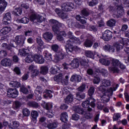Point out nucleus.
I'll use <instances>...</instances> for the list:
<instances>
[{
    "label": "nucleus",
    "mask_w": 129,
    "mask_h": 129,
    "mask_svg": "<svg viewBox=\"0 0 129 129\" xmlns=\"http://www.w3.org/2000/svg\"><path fill=\"white\" fill-rule=\"evenodd\" d=\"M98 89L100 91H102L103 93V95L101 96V101L103 103L108 102L109 99H110V96H112V94H113V89L111 87L106 90L103 88V86H100Z\"/></svg>",
    "instance_id": "f257e3e1"
},
{
    "label": "nucleus",
    "mask_w": 129,
    "mask_h": 129,
    "mask_svg": "<svg viewBox=\"0 0 129 129\" xmlns=\"http://www.w3.org/2000/svg\"><path fill=\"white\" fill-rule=\"evenodd\" d=\"M95 101L96 100L93 97H90L82 103V106L84 107V108H88V111H91L92 109L89 107V105L93 108H94L95 107Z\"/></svg>",
    "instance_id": "f03ea898"
},
{
    "label": "nucleus",
    "mask_w": 129,
    "mask_h": 129,
    "mask_svg": "<svg viewBox=\"0 0 129 129\" xmlns=\"http://www.w3.org/2000/svg\"><path fill=\"white\" fill-rule=\"evenodd\" d=\"M63 78H64L63 75L59 74L54 77V80L56 82H60L63 85H68L69 84V75H67L64 79H63Z\"/></svg>",
    "instance_id": "7ed1b4c3"
},
{
    "label": "nucleus",
    "mask_w": 129,
    "mask_h": 129,
    "mask_svg": "<svg viewBox=\"0 0 129 129\" xmlns=\"http://www.w3.org/2000/svg\"><path fill=\"white\" fill-rule=\"evenodd\" d=\"M30 16L29 18L31 22H33V21H35V20H37L38 23H42V22H43L45 20V18L43 16L37 14V13H36V12H35V11L33 10H30Z\"/></svg>",
    "instance_id": "20e7f679"
},
{
    "label": "nucleus",
    "mask_w": 129,
    "mask_h": 129,
    "mask_svg": "<svg viewBox=\"0 0 129 129\" xmlns=\"http://www.w3.org/2000/svg\"><path fill=\"white\" fill-rule=\"evenodd\" d=\"M112 67H109V71L110 72L113 73H118L119 70H118V66L120 64L119 60L116 59H113L112 60Z\"/></svg>",
    "instance_id": "39448f33"
},
{
    "label": "nucleus",
    "mask_w": 129,
    "mask_h": 129,
    "mask_svg": "<svg viewBox=\"0 0 129 129\" xmlns=\"http://www.w3.org/2000/svg\"><path fill=\"white\" fill-rule=\"evenodd\" d=\"M25 40H26V37L22 35H18L15 37V41L12 40L13 43H15L17 45V46H20L22 47L24 44H25Z\"/></svg>",
    "instance_id": "423d86ee"
},
{
    "label": "nucleus",
    "mask_w": 129,
    "mask_h": 129,
    "mask_svg": "<svg viewBox=\"0 0 129 129\" xmlns=\"http://www.w3.org/2000/svg\"><path fill=\"white\" fill-rule=\"evenodd\" d=\"M62 11L64 12H70L74 9V4L71 3H66L61 6Z\"/></svg>",
    "instance_id": "0eeeda50"
},
{
    "label": "nucleus",
    "mask_w": 129,
    "mask_h": 129,
    "mask_svg": "<svg viewBox=\"0 0 129 129\" xmlns=\"http://www.w3.org/2000/svg\"><path fill=\"white\" fill-rule=\"evenodd\" d=\"M19 95V92L16 89L9 88L7 91V96L16 98Z\"/></svg>",
    "instance_id": "6e6552de"
},
{
    "label": "nucleus",
    "mask_w": 129,
    "mask_h": 129,
    "mask_svg": "<svg viewBox=\"0 0 129 129\" xmlns=\"http://www.w3.org/2000/svg\"><path fill=\"white\" fill-rule=\"evenodd\" d=\"M87 37L88 38L84 42V46L87 48H90L93 45V37L90 34H88Z\"/></svg>",
    "instance_id": "1a4fd4ad"
},
{
    "label": "nucleus",
    "mask_w": 129,
    "mask_h": 129,
    "mask_svg": "<svg viewBox=\"0 0 129 129\" xmlns=\"http://www.w3.org/2000/svg\"><path fill=\"white\" fill-rule=\"evenodd\" d=\"M101 38L104 39V41H108L109 40L111 39V38H112V32L108 30H107L104 31L102 37Z\"/></svg>",
    "instance_id": "9d476101"
},
{
    "label": "nucleus",
    "mask_w": 129,
    "mask_h": 129,
    "mask_svg": "<svg viewBox=\"0 0 129 129\" xmlns=\"http://www.w3.org/2000/svg\"><path fill=\"white\" fill-rule=\"evenodd\" d=\"M43 88L40 86H38L36 87L35 91V93L37 99H39V100H41V99H42V92H43Z\"/></svg>",
    "instance_id": "9b49d317"
},
{
    "label": "nucleus",
    "mask_w": 129,
    "mask_h": 129,
    "mask_svg": "<svg viewBox=\"0 0 129 129\" xmlns=\"http://www.w3.org/2000/svg\"><path fill=\"white\" fill-rule=\"evenodd\" d=\"M65 49L67 51V53H72L74 49V46L71 41H67Z\"/></svg>",
    "instance_id": "f8f14e48"
},
{
    "label": "nucleus",
    "mask_w": 129,
    "mask_h": 129,
    "mask_svg": "<svg viewBox=\"0 0 129 129\" xmlns=\"http://www.w3.org/2000/svg\"><path fill=\"white\" fill-rule=\"evenodd\" d=\"M1 64L4 67H10L12 65V60L8 57L3 58L1 61Z\"/></svg>",
    "instance_id": "ddd939ff"
},
{
    "label": "nucleus",
    "mask_w": 129,
    "mask_h": 129,
    "mask_svg": "<svg viewBox=\"0 0 129 129\" xmlns=\"http://www.w3.org/2000/svg\"><path fill=\"white\" fill-rule=\"evenodd\" d=\"M34 59L35 62L38 63V64H43L45 62V59L40 54H35L34 55Z\"/></svg>",
    "instance_id": "4468645a"
},
{
    "label": "nucleus",
    "mask_w": 129,
    "mask_h": 129,
    "mask_svg": "<svg viewBox=\"0 0 129 129\" xmlns=\"http://www.w3.org/2000/svg\"><path fill=\"white\" fill-rule=\"evenodd\" d=\"M36 42L38 44V46L37 47V50H38V53H41V50L43 49V46L44 45V42L42 41V38L40 36H38L36 38Z\"/></svg>",
    "instance_id": "2eb2a0df"
},
{
    "label": "nucleus",
    "mask_w": 129,
    "mask_h": 129,
    "mask_svg": "<svg viewBox=\"0 0 129 129\" xmlns=\"http://www.w3.org/2000/svg\"><path fill=\"white\" fill-rule=\"evenodd\" d=\"M59 123L57 121L48 122L47 124L44 123V126L48 129H55L58 126Z\"/></svg>",
    "instance_id": "dca6fc26"
},
{
    "label": "nucleus",
    "mask_w": 129,
    "mask_h": 129,
    "mask_svg": "<svg viewBox=\"0 0 129 129\" xmlns=\"http://www.w3.org/2000/svg\"><path fill=\"white\" fill-rule=\"evenodd\" d=\"M11 20H12L11 13H7L5 14L3 19V24H4V25H9V24H10V22H11Z\"/></svg>",
    "instance_id": "f3484780"
},
{
    "label": "nucleus",
    "mask_w": 129,
    "mask_h": 129,
    "mask_svg": "<svg viewBox=\"0 0 129 129\" xmlns=\"http://www.w3.org/2000/svg\"><path fill=\"white\" fill-rule=\"evenodd\" d=\"M49 23H50V24L54 25V26H57L59 28H62L63 29V30H65V29L66 28V27H65V25H64V24L59 23V22L57 21V20L51 19L49 20Z\"/></svg>",
    "instance_id": "a211bd4d"
},
{
    "label": "nucleus",
    "mask_w": 129,
    "mask_h": 129,
    "mask_svg": "<svg viewBox=\"0 0 129 129\" xmlns=\"http://www.w3.org/2000/svg\"><path fill=\"white\" fill-rule=\"evenodd\" d=\"M64 54L61 52L56 53L54 55V58H53V61H54V62H58V61H60V60L64 59Z\"/></svg>",
    "instance_id": "6ab92c4d"
},
{
    "label": "nucleus",
    "mask_w": 129,
    "mask_h": 129,
    "mask_svg": "<svg viewBox=\"0 0 129 129\" xmlns=\"http://www.w3.org/2000/svg\"><path fill=\"white\" fill-rule=\"evenodd\" d=\"M10 31H12V28H11V27H4L0 30V36H5V35L9 34Z\"/></svg>",
    "instance_id": "aec40b11"
},
{
    "label": "nucleus",
    "mask_w": 129,
    "mask_h": 129,
    "mask_svg": "<svg viewBox=\"0 0 129 129\" xmlns=\"http://www.w3.org/2000/svg\"><path fill=\"white\" fill-rule=\"evenodd\" d=\"M43 38L46 41H51L53 39V33L46 32L43 34Z\"/></svg>",
    "instance_id": "412c9836"
},
{
    "label": "nucleus",
    "mask_w": 129,
    "mask_h": 129,
    "mask_svg": "<svg viewBox=\"0 0 129 129\" xmlns=\"http://www.w3.org/2000/svg\"><path fill=\"white\" fill-rule=\"evenodd\" d=\"M8 6V3L5 0H0V15L3 14V11H5Z\"/></svg>",
    "instance_id": "4be33fe9"
},
{
    "label": "nucleus",
    "mask_w": 129,
    "mask_h": 129,
    "mask_svg": "<svg viewBox=\"0 0 129 129\" xmlns=\"http://www.w3.org/2000/svg\"><path fill=\"white\" fill-rule=\"evenodd\" d=\"M74 110L76 113H79V114H84V110L81 107V106H77L74 107Z\"/></svg>",
    "instance_id": "5701e85b"
},
{
    "label": "nucleus",
    "mask_w": 129,
    "mask_h": 129,
    "mask_svg": "<svg viewBox=\"0 0 129 129\" xmlns=\"http://www.w3.org/2000/svg\"><path fill=\"white\" fill-rule=\"evenodd\" d=\"M70 64L72 68L74 69L75 68H78V67H79V60L75 58L72 61Z\"/></svg>",
    "instance_id": "b1692460"
},
{
    "label": "nucleus",
    "mask_w": 129,
    "mask_h": 129,
    "mask_svg": "<svg viewBox=\"0 0 129 129\" xmlns=\"http://www.w3.org/2000/svg\"><path fill=\"white\" fill-rule=\"evenodd\" d=\"M53 93V92L49 90H45L44 92H43V96L45 97V98L47 97H49V98H51V97H53V95L52 94Z\"/></svg>",
    "instance_id": "393cba45"
},
{
    "label": "nucleus",
    "mask_w": 129,
    "mask_h": 129,
    "mask_svg": "<svg viewBox=\"0 0 129 129\" xmlns=\"http://www.w3.org/2000/svg\"><path fill=\"white\" fill-rule=\"evenodd\" d=\"M30 20L26 17H24L21 19H17L16 20L17 23L18 24L22 23V24H28L29 23Z\"/></svg>",
    "instance_id": "a878e982"
},
{
    "label": "nucleus",
    "mask_w": 129,
    "mask_h": 129,
    "mask_svg": "<svg viewBox=\"0 0 129 129\" xmlns=\"http://www.w3.org/2000/svg\"><path fill=\"white\" fill-rule=\"evenodd\" d=\"M103 48L104 50L105 51H107V52H110L111 53H113L114 52V48L113 46L109 44L105 45Z\"/></svg>",
    "instance_id": "bb28decb"
},
{
    "label": "nucleus",
    "mask_w": 129,
    "mask_h": 129,
    "mask_svg": "<svg viewBox=\"0 0 129 129\" xmlns=\"http://www.w3.org/2000/svg\"><path fill=\"white\" fill-rule=\"evenodd\" d=\"M111 84V82L108 80H103L102 81V85L100 86H103V87L105 89V87H108V86H110Z\"/></svg>",
    "instance_id": "cd10ccee"
},
{
    "label": "nucleus",
    "mask_w": 129,
    "mask_h": 129,
    "mask_svg": "<svg viewBox=\"0 0 129 129\" xmlns=\"http://www.w3.org/2000/svg\"><path fill=\"white\" fill-rule=\"evenodd\" d=\"M71 81H72V82H80L81 81V77L77 75H73L71 78Z\"/></svg>",
    "instance_id": "c85d7f7f"
},
{
    "label": "nucleus",
    "mask_w": 129,
    "mask_h": 129,
    "mask_svg": "<svg viewBox=\"0 0 129 129\" xmlns=\"http://www.w3.org/2000/svg\"><path fill=\"white\" fill-rule=\"evenodd\" d=\"M60 120L63 121V122L68 121V114H67V112H65L60 114Z\"/></svg>",
    "instance_id": "c756f323"
},
{
    "label": "nucleus",
    "mask_w": 129,
    "mask_h": 129,
    "mask_svg": "<svg viewBox=\"0 0 129 129\" xmlns=\"http://www.w3.org/2000/svg\"><path fill=\"white\" fill-rule=\"evenodd\" d=\"M10 86H11V87H17V88H19V87H21V83H20V82L15 81H11L10 83Z\"/></svg>",
    "instance_id": "7c9ffc66"
},
{
    "label": "nucleus",
    "mask_w": 129,
    "mask_h": 129,
    "mask_svg": "<svg viewBox=\"0 0 129 129\" xmlns=\"http://www.w3.org/2000/svg\"><path fill=\"white\" fill-rule=\"evenodd\" d=\"M73 101V95L70 94L65 99L64 102L66 103H71Z\"/></svg>",
    "instance_id": "2f4dec72"
},
{
    "label": "nucleus",
    "mask_w": 129,
    "mask_h": 129,
    "mask_svg": "<svg viewBox=\"0 0 129 129\" xmlns=\"http://www.w3.org/2000/svg\"><path fill=\"white\" fill-rule=\"evenodd\" d=\"M99 61L102 65H105V66H109L110 64V61L105 58H101L99 60Z\"/></svg>",
    "instance_id": "473e14b6"
},
{
    "label": "nucleus",
    "mask_w": 129,
    "mask_h": 129,
    "mask_svg": "<svg viewBox=\"0 0 129 129\" xmlns=\"http://www.w3.org/2000/svg\"><path fill=\"white\" fill-rule=\"evenodd\" d=\"M31 115L33 120H36L37 117L39 116V113L38 111L33 110L31 112Z\"/></svg>",
    "instance_id": "72a5a7b5"
},
{
    "label": "nucleus",
    "mask_w": 129,
    "mask_h": 129,
    "mask_svg": "<svg viewBox=\"0 0 129 129\" xmlns=\"http://www.w3.org/2000/svg\"><path fill=\"white\" fill-rule=\"evenodd\" d=\"M48 67L46 66H42L40 68V73L41 74H43V75H45L48 73Z\"/></svg>",
    "instance_id": "f704fd0d"
},
{
    "label": "nucleus",
    "mask_w": 129,
    "mask_h": 129,
    "mask_svg": "<svg viewBox=\"0 0 129 129\" xmlns=\"http://www.w3.org/2000/svg\"><path fill=\"white\" fill-rule=\"evenodd\" d=\"M19 54L20 56H27L28 54V49L25 48L20 49Z\"/></svg>",
    "instance_id": "c9c22d12"
},
{
    "label": "nucleus",
    "mask_w": 129,
    "mask_h": 129,
    "mask_svg": "<svg viewBox=\"0 0 129 129\" xmlns=\"http://www.w3.org/2000/svg\"><path fill=\"white\" fill-rule=\"evenodd\" d=\"M80 64L81 66L83 67H86L88 66V62L86 61V59H85V57H83L82 59H81L80 60Z\"/></svg>",
    "instance_id": "e433bc0d"
},
{
    "label": "nucleus",
    "mask_w": 129,
    "mask_h": 129,
    "mask_svg": "<svg viewBox=\"0 0 129 129\" xmlns=\"http://www.w3.org/2000/svg\"><path fill=\"white\" fill-rule=\"evenodd\" d=\"M117 13L119 16H122V14H123V8L121 7V6H117Z\"/></svg>",
    "instance_id": "4c0bfd02"
},
{
    "label": "nucleus",
    "mask_w": 129,
    "mask_h": 129,
    "mask_svg": "<svg viewBox=\"0 0 129 129\" xmlns=\"http://www.w3.org/2000/svg\"><path fill=\"white\" fill-rule=\"evenodd\" d=\"M27 104L29 106L34 108H38L39 107V104L35 102H28Z\"/></svg>",
    "instance_id": "58836bf2"
},
{
    "label": "nucleus",
    "mask_w": 129,
    "mask_h": 129,
    "mask_svg": "<svg viewBox=\"0 0 129 129\" xmlns=\"http://www.w3.org/2000/svg\"><path fill=\"white\" fill-rule=\"evenodd\" d=\"M115 23H116L115 20L110 19L107 22V25L108 27H113L115 26Z\"/></svg>",
    "instance_id": "ea45409f"
},
{
    "label": "nucleus",
    "mask_w": 129,
    "mask_h": 129,
    "mask_svg": "<svg viewBox=\"0 0 129 129\" xmlns=\"http://www.w3.org/2000/svg\"><path fill=\"white\" fill-rule=\"evenodd\" d=\"M76 20H77V21H79V22H80V23L83 25H84V24L86 23V21L83 19V17H81L79 15L76 16Z\"/></svg>",
    "instance_id": "a19ab883"
},
{
    "label": "nucleus",
    "mask_w": 129,
    "mask_h": 129,
    "mask_svg": "<svg viewBox=\"0 0 129 129\" xmlns=\"http://www.w3.org/2000/svg\"><path fill=\"white\" fill-rule=\"evenodd\" d=\"M33 60H34V55H28L25 58V62H26V63H32Z\"/></svg>",
    "instance_id": "79ce46f5"
},
{
    "label": "nucleus",
    "mask_w": 129,
    "mask_h": 129,
    "mask_svg": "<svg viewBox=\"0 0 129 129\" xmlns=\"http://www.w3.org/2000/svg\"><path fill=\"white\" fill-rule=\"evenodd\" d=\"M43 55L45 58H50V59H51V60L52 61L54 60V59L52 58V54L49 53V52H48L47 50H45L43 52Z\"/></svg>",
    "instance_id": "37998d69"
},
{
    "label": "nucleus",
    "mask_w": 129,
    "mask_h": 129,
    "mask_svg": "<svg viewBox=\"0 0 129 129\" xmlns=\"http://www.w3.org/2000/svg\"><path fill=\"white\" fill-rule=\"evenodd\" d=\"M1 46L3 49H6V50L12 51V46L6 43H3Z\"/></svg>",
    "instance_id": "c03bdc74"
},
{
    "label": "nucleus",
    "mask_w": 129,
    "mask_h": 129,
    "mask_svg": "<svg viewBox=\"0 0 129 129\" xmlns=\"http://www.w3.org/2000/svg\"><path fill=\"white\" fill-rule=\"evenodd\" d=\"M105 9H106V6L105 5L101 4L98 6V11L101 12V13H104Z\"/></svg>",
    "instance_id": "a18cd8bd"
},
{
    "label": "nucleus",
    "mask_w": 129,
    "mask_h": 129,
    "mask_svg": "<svg viewBox=\"0 0 129 129\" xmlns=\"http://www.w3.org/2000/svg\"><path fill=\"white\" fill-rule=\"evenodd\" d=\"M120 118V114L119 113H115L113 116V121H116Z\"/></svg>",
    "instance_id": "49530a36"
},
{
    "label": "nucleus",
    "mask_w": 129,
    "mask_h": 129,
    "mask_svg": "<svg viewBox=\"0 0 129 129\" xmlns=\"http://www.w3.org/2000/svg\"><path fill=\"white\" fill-rule=\"evenodd\" d=\"M22 112L24 116H29V115H30V110H29L27 108H24L23 109Z\"/></svg>",
    "instance_id": "de8ad7c7"
},
{
    "label": "nucleus",
    "mask_w": 129,
    "mask_h": 129,
    "mask_svg": "<svg viewBox=\"0 0 129 129\" xmlns=\"http://www.w3.org/2000/svg\"><path fill=\"white\" fill-rule=\"evenodd\" d=\"M97 4H98V0H92L88 3V5L89 7H94V6H96Z\"/></svg>",
    "instance_id": "09e8293b"
},
{
    "label": "nucleus",
    "mask_w": 129,
    "mask_h": 129,
    "mask_svg": "<svg viewBox=\"0 0 129 129\" xmlns=\"http://www.w3.org/2000/svg\"><path fill=\"white\" fill-rule=\"evenodd\" d=\"M59 27L57 25H53L52 26V31L55 33V34H58L59 33H60V29H59Z\"/></svg>",
    "instance_id": "8fccbe9b"
},
{
    "label": "nucleus",
    "mask_w": 129,
    "mask_h": 129,
    "mask_svg": "<svg viewBox=\"0 0 129 129\" xmlns=\"http://www.w3.org/2000/svg\"><path fill=\"white\" fill-rule=\"evenodd\" d=\"M15 16H21L22 15V8H19L15 9Z\"/></svg>",
    "instance_id": "3c124183"
},
{
    "label": "nucleus",
    "mask_w": 129,
    "mask_h": 129,
    "mask_svg": "<svg viewBox=\"0 0 129 129\" xmlns=\"http://www.w3.org/2000/svg\"><path fill=\"white\" fill-rule=\"evenodd\" d=\"M84 117L87 118V119H89V118H92V115L89 113L88 111H84Z\"/></svg>",
    "instance_id": "603ef678"
},
{
    "label": "nucleus",
    "mask_w": 129,
    "mask_h": 129,
    "mask_svg": "<svg viewBox=\"0 0 129 129\" xmlns=\"http://www.w3.org/2000/svg\"><path fill=\"white\" fill-rule=\"evenodd\" d=\"M73 44L74 43H75L76 44H77V45H80L81 44V41H80V39L79 38H78L77 37H74L73 38L72 41H71Z\"/></svg>",
    "instance_id": "864d4df0"
},
{
    "label": "nucleus",
    "mask_w": 129,
    "mask_h": 129,
    "mask_svg": "<svg viewBox=\"0 0 129 129\" xmlns=\"http://www.w3.org/2000/svg\"><path fill=\"white\" fill-rule=\"evenodd\" d=\"M39 73H40V72L38 70H34L31 72V77L32 78H34V77H36V76H38L39 75Z\"/></svg>",
    "instance_id": "5fc2aeb1"
},
{
    "label": "nucleus",
    "mask_w": 129,
    "mask_h": 129,
    "mask_svg": "<svg viewBox=\"0 0 129 129\" xmlns=\"http://www.w3.org/2000/svg\"><path fill=\"white\" fill-rule=\"evenodd\" d=\"M86 56L87 57H89V58H93L94 54L92 51L90 50H87L86 51Z\"/></svg>",
    "instance_id": "6e6d98bb"
},
{
    "label": "nucleus",
    "mask_w": 129,
    "mask_h": 129,
    "mask_svg": "<svg viewBox=\"0 0 129 129\" xmlns=\"http://www.w3.org/2000/svg\"><path fill=\"white\" fill-rule=\"evenodd\" d=\"M12 123L13 124L11 127V128L12 129L17 128V127H19V125H20V123L17 121H13Z\"/></svg>",
    "instance_id": "4d7b16f0"
},
{
    "label": "nucleus",
    "mask_w": 129,
    "mask_h": 129,
    "mask_svg": "<svg viewBox=\"0 0 129 129\" xmlns=\"http://www.w3.org/2000/svg\"><path fill=\"white\" fill-rule=\"evenodd\" d=\"M94 87H91L90 89L88 90V94L90 96V97H92V95L94 94Z\"/></svg>",
    "instance_id": "13d9d810"
},
{
    "label": "nucleus",
    "mask_w": 129,
    "mask_h": 129,
    "mask_svg": "<svg viewBox=\"0 0 129 129\" xmlns=\"http://www.w3.org/2000/svg\"><path fill=\"white\" fill-rule=\"evenodd\" d=\"M7 55H8L7 51L5 50H2L0 51V58H5V57H7Z\"/></svg>",
    "instance_id": "bf43d9fd"
},
{
    "label": "nucleus",
    "mask_w": 129,
    "mask_h": 129,
    "mask_svg": "<svg viewBox=\"0 0 129 129\" xmlns=\"http://www.w3.org/2000/svg\"><path fill=\"white\" fill-rule=\"evenodd\" d=\"M75 27H76V28H79V29H85V26H84V25L80 24L78 22L75 23Z\"/></svg>",
    "instance_id": "052dcab7"
},
{
    "label": "nucleus",
    "mask_w": 129,
    "mask_h": 129,
    "mask_svg": "<svg viewBox=\"0 0 129 129\" xmlns=\"http://www.w3.org/2000/svg\"><path fill=\"white\" fill-rule=\"evenodd\" d=\"M59 49V45L57 44H52L51 45V50L54 52H57Z\"/></svg>",
    "instance_id": "680f3d73"
},
{
    "label": "nucleus",
    "mask_w": 129,
    "mask_h": 129,
    "mask_svg": "<svg viewBox=\"0 0 129 129\" xmlns=\"http://www.w3.org/2000/svg\"><path fill=\"white\" fill-rule=\"evenodd\" d=\"M68 37L70 39L68 40L67 41H69L70 42H71L72 41V40L74 39V38L75 37L73 36V34L72 32H71V31H69L68 32Z\"/></svg>",
    "instance_id": "e2e57ef3"
},
{
    "label": "nucleus",
    "mask_w": 129,
    "mask_h": 129,
    "mask_svg": "<svg viewBox=\"0 0 129 129\" xmlns=\"http://www.w3.org/2000/svg\"><path fill=\"white\" fill-rule=\"evenodd\" d=\"M13 71L17 74V75H21V69L19 67H15Z\"/></svg>",
    "instance_id": "0e129e2a"
},
{
    "label": "nucleus",
    "mask_w": 129,
    "mask_h": 129,
    "mask_svg": "<svg viewBox=\"0 0 129 129\" xmlns=\"http://www.w3.org/2000/svg\"><path fill=\"white\" fill-rule=\"evenodd\" d=\"M22 105V104L21 102L19 101H16L14 105H13V107L14 108H19V107H21V106Z\"/></svg>",
    "instance_id": "69168bd1"
},
{
    "label": "nucleus",
    "mask_w": 129,
    "mask_h": 129,
    "mask_svg": "<svg viewBox=\"0 0 129 129\" xmlns=\"http://www.w3.org/2000/svg\"><path fill=\"white\" fill-rule=\"evenodd\" d=\"M114 47H115L116 51H120L121 49H122V46L120 45V44L118 43H115Z\"/></svg>",
    "instance_id": "338daca9"
},
{
    "label": "nucleus",
    "mask_w": 129,
    "mask_h": 129,
    "mask_svg": "<svg viewBox=\"0 0 129 129\" xmlns=\"http://www.w3.org/2000/svg\"><path fill=\"white\" fill-rule=\"evenodd\" d=\"M85 84H82V85H81L78 88V91H80L81 92H83L84 90H85Z\"/></svg>",
    "instance_id": "774afa93"
}]
</instances>
